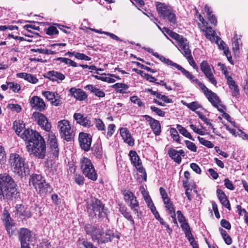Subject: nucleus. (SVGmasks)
I'll return each mask as SVG.
<instances>
[{
    "mask_svg": "<svg viewBox=\"0 0 248 248\" xmlns=\"http://www.w3.org/2000/svg\"><path fill=\"white\" fill-rule=\"evenodd\" d=\"M84 230L87 235L91 236L93 241H97L100 243V239L104 234L103 228H100L97 225L92 223H87L84 226Z\"/></svg>",
    "mask_w": 248,
    "mask_h": 248,
    "instance_id": "obj_8",
    "label": "nucleus"
},
{
    "mask_svg": "<svg viewBox=\"0 0 248 248\" xmlns=\"http://www.w3.org/2000/svg\"><path fill=\"white\" fill-rule=\"evenodd\" d=\"M45 30L46 34L50 36L58 34L59 33L57 28L54 26H50L47 29H45Z\"/></svg>",
    "mask_w": 248,
    "mask_h": 248,
    "instance_id": "obj_52",
    "label": "nucleus"
},
{
    "mask_svg": "<svg viewBox=\"0 0 248 248\" xmlns=\"http://www.w3.org/2000/svg\"><path fill=\"white\" fill-rule=\"evenodd\" d=\"M135 168L139 172L142 174L143 180L146 182L147 181V173L145 168L142 166V164H141V166H137Z\"/></svg>",
    "mask_w": 248,
    "mask_h": 248,
    "instance_id": "obj_63",
    "label": "nucleus"
},
{
    "mask_svg": "<svg viewBox=\"0 0 248 248\" xmlns=\"http://www.w3.org/2000/svg\"><path fill=\"white\" fill-rule=\"evenodd\" d=\"M32 234L27 228H22L18 232V238L21 248H31L30 242L31 241Z\"/></svg>",
    "mask_w": 248,
    "mask_h": 248,
    "instance_id": "obj_11",
    "label": "nucleus"
},
{
    "mask_svg": "<svg viewBox=\"0 0 248 248\" xmlns=\"http://www.w3.org/2000/svg\"><path fill=\"white\" fill-rule=\"evenodd\" d=\"M111 88L114 89L116 93L122 94L130 93L128 91L129 86L125 83H117L111 86Z\"/></svg>",
    "mask_w": 248,
    "mask_h": 248,
    "instance_id": "obj_28",
    "label": "nucleus"
},
{
    "mask_svg": "<svg viewBox=\"0 0 248 248\" xmlns=\"http://www.w3.org/2000/svg\"><path fill=\"white\" fill-rule=\"evenodd\" d=\"M128 155L130 157L131 163L134 167H137V166H141V164H142V161L135 151H130Z\"/></svg>",
    "mask_w": 248,
    "mask_h": 248,
    "instance_id": "obj_29",
    "label": "nucleus"
},
{
    "mask_svg": "<svg viewBox=\"0 0 248 248\" xmlns=\"http://www.w3.org/2000/svg\"><path fill=\"white\" fill-rule=\"evenodd\" d=\"M143 196L144 200L147 203L148 207L150 209L151 211H152L154 209H155L156 207L155 206L154 203L149 194L147 193L146 196L143 195Z\"/></svg>",
    "mask_w": 248,
    "mask_h": 248,
    "instance_id": "obj_45",
    "label": "nucleus"
},
{
    "mask_svg": "<svg viewBox=\"0 0 248 248\" xmlns=\"http://www.w3.org/2000/svg\"><path fill=\"white\" fill-rule=\"evenodd\" d=\"M92 154L98 159H101L102 157L103 150L101 145L96 143L93 144L92 148L91 147Z\"/></svg>",
    "mask_w": 248,
    "mask_h": 248,
    "instance_id": "obj_35",
    "label": "nucleus"
},
{
    "mask_svg": "<svg viewBox=\"0 0 248 248\" xmlns=\"http://www.w3.org/2000/svg\"><path fill=\"white\" fill-rule=\"evenodd\" d=\"M1 219L3 221V224L8 223L11 221H14L12 219L10 213L6 208L3 210Z\"/></svg>",
    "mask_w": 248,
    "mask_h": 248,
    "instance_id": "obj_43",
    "label": "nucleus"
},
{
    "mask_svg": "<svg viewBox=\"0 0 248 248\" xmlns=\"http://www.w3.org/2000/svg\"><path fill=\"white\" fill-rule=\"evenodd\" d=\"M204 9L206 13L207 18L209 21L212 25H214V26H216L217 24V19L216 16L213 14V11H212L211 8L209 6V5L206 4L204 6Z\"/></svg>",
    "mask_w": 248,
    "mask_h": 248,
    "instance_id": "obj_31",
    "label": "nucleus"
},
{
    "mask_svg": "<svg viewBox=\"0 0 248 248\" xmlns=\"http://www.w3.org/2000/svg\"><path fill=\"white\" fill-rule=\"evenodd\" d=\"M79 163L83 174L89 179L95 181L97 179L98 175L91 159L83 156L80 158Z\"/></svg>",
    "mask_w": 248,
    "mask_h": 248,
    "instance_id": "obj_7",
    "label": "nucleus"
},
{
    "mask_svg": "<svg viewBox=\"0 0 248 248\" xmlns=\"http://www.w3.org/2000/svg\"><path fill=\"white\" fill-rule=\"evenodd\" d=\"M11 170L16 175L22 178L30 174L29 166L25 163V159L16 153L11 154L9 159Z\"/></svg>",
    "mask_w": 248,
    "mask_h": 248,
    "instance_id": "obj_4",
    "label": "nucleus"
},
{
    "mask_svg": "<svg viewBox=\"0 0 248 248\" xmlns=\"http://www.w3.org/2000/svg\"><path fill=\"white\" fill-rule=\"evenodd\" d=\"M9 88L15 93H18L21 89L20 85L17 83L9 82L8 83Z\"/></svg>",
    "mask_w": 248,
    "mask_h": 248,
    "instance_id": "obj_56",
    "label": "nucleus"
},
{
    "mask_svg": "<svg viewBox=\"0 0 248 248\" xmlns=\"http://www.w3.org/2000/svg\"><path fill=\"white\" fill-rule=\"evenodd\" d=\"M155 7L160 17L167 20L171 25H175L176 23V16L170 6L165 3L157 1L155 2Z\"/></svg>",
    "mask_w": 248,
    "mask_h": 248,
    "instance_id": "obj_6",
    "label": "nucleus"
},
{
    "mask_svg": "<svg viewBox=\"0 0 248 248\" xmlns=\"http://www.w3.org/2000/svg\"><path fill=\"white\" fill-rule=\"evenodd\" d=\"M78 142L82 150L88 152L91 150L92 136L90 134L80 132L78 135Z\"/></svg>",
    "mask_w": 248,
    "mask_h": 248,
    "instance_id": "obj_13",
    "label": "nucleus"
},
{
    "mask_svg": "<svg viewBox=\"0 0 248 248\" xmlns=\"http://www.w3.org/2000/svg\"><path fill=\"white\" fill-rule=\"evenodd\" d=\"M31 107L39 111H43L46 108V105L43 99L37 96H32L30 100Z\"/></svg>",
    "mask_w": 248,
    "mask_h": 248,
    "instance_id": "obj_19",
    "label": "nucleus"
},
{
    "mask_svg": "<svg viewBox=\"0 0 248 248\" xmlns=\"http://www.w3.org/2000/svg\"><path fill=\"white\" fill-rule=\"evenodd\" d=\"M17 212L24 218H30L31 217V213L29 210H24V207L21 205H17L16 206Z\"/></svg>",
    "mask_w": 248,
    "mask_h": 248,
    "instance_id": "obj_36",
    "label": "nucleus"
},
{
    "mask_svg": "<svg viewBox=\"0 0 248 248\" xmlns=\"http://www.w3.org/2000/svg\"><path fill=\"white\" fill-rule=\"evenodd\" d=\"M73 118L77 124L84 127L90 128L93 125L91 120V118L88 116H85L81 113H75L73 115Z\"/></svg>",
    "mask_w": 248,
    "mask_h": 248,
    "instance_id": "obj_16",
    "label": "nucleus"
},
{
    "mask_svg": "<svg viewBox=\"0 0 248 248\" xmlns=\"http://www.w3.org/2000/svg\"><path fill=\"white\" fill-rule=\"evenodd\" d=\"M122 193L124 196V200L126 202H129L132 199L135 197L134 194L128 190L125 189L122 190Z\"/></svg>",
    "mask_w": 248,
    "mask_h": 248,
    "instance_id": "obj_44",
    "label": "nucleus"
},
{
    "mask_svg": "<svg viewBox=\"0 0 248 248\" xmlns=\"http://www.w3.org/2000/svg\"><path fill=\"white\" fill-rule=\"evenodd\" d=\"M31 51L32 52H39V53L45 54L47 55L49 54H55L58 52L56 51H52L47 49H42V48H32Z\"/></svg>",
    "mask_w": 248,
    "mask_h": 248,
    "instance_id": "obj_46",
    "label": "nucleus"
},
{
    "mask_svg": "<svg viewBox=\"0 0 248 248\" xmlns=\"http://www.w3.org/2000/svg\"><path fill=\"white\" fill-rule=\"evenodd\" d=\"M75 58L78 60H85L89 61L91 60V58L86 55L83 53H80L79 52H76L75 54Z\"/></svg>",
    "mask_w": 248,
    "mask_h": 248,
    "instance_id": "obj_61",
    "label": "nucleus"
},
{
    "mask_svg": "<svg viewBox=\"0 0 248 248\" xmlns=\"http://www.w3.org/2000/svg\"><path fill=\"white\" fill-rule=\"evenodd\" d=\"M130 100L134 104H137L139 107L145 108L144 104L137 95H133L130 97Z\"/></svg>",
    "mask_w": 248,
    "mask_h": 248,
    "instance_id": "obj_50",
    "label": "nucleus"
},
{
    "mask_svg": "<svg viewBox=\"0 0 248 248\" xmlns=\"http://www.w3.org/2000/svg\"><path fill=\"white\" fill-rule=\"evenodd\" d=\"M179 47L183 50L182 53L185 57L191 54V50L189 49V43L186 38L183 37L177 43Z\"/></svg>",
    "mask_w": 248,
    "mask_h": 248,
    "instance_id": "obj_25",
    "label": "nucleus"
},
{
    "mask_svg": "<svg viewBox=\"0 0 248 248\" xmlns=\"http://www.w3.org/2000/svg\"><path fill=\"white\" fill-rule=\"evenodd\" d=\"M124 218L129 221L131 225L135 227V223L131 213L128 210H127L123 214H122Z\"/></svg>",
    "mask_w": 248,
    "mask_h": 248,
    "instance_id": "obj_53",
    "label": "nucleus"
},
{
    "mask_svg": "<svg viewBox=\"0 0 248 248\" xmlns=\"http://www.w3.org/2000/svg\"><path fill=\"white\" fill-rule=\"evenodd\" d=\"M185 142L186 147L191 151L193 152L197 151V147L194 143L187 140H186Z\"/></svg>",
    "mask_w": 248,
    "mask_h": 248,
    "instance_id": "obj_58",
    "label": "nucleus"
},
{
    "mask_svg": "<svg viewBox=\"0 0 248 248\" xmlns=\"http://www.w3.org/2000/svg\"><path fill=\"white\" fill-rule=\"evenodd\" d=\"M84 88L86 90L90 91L93 95L99 98H103L105 96V93L104 91L96 87L95 86L93 85L88 84L86 85Z\"/></svg>",
    "mask_w": 248,
    "mask_h": 248,
    "instance_id": "obj_27",
    "label": "nucleus"
},
{
    "mask_svg": "<svg viewBox=\"0 0 248 248\" xmlns=\"http://www.w3.org/2000/svg\"><path fill=\"white\" fill-rule=\"evenodd\" d=\"M115 125L114 124H109L108 126L107 137L108 138L111 137L114 134L115 130Z\"/></svg>",
    "mask_w": 248,
    "mask_h": 248,
    "instance_id": "obj_62",
    "label": "nucleus"
},
{
    "mask_svg": "<svg viewBox=\"0 0 248 248\" xmlns=\"http://www.w3.org/2000/svg\"><path fill=\"white\" fill-rule=\"evenodd\" d=\"M185 58L187 59L189 64L196 71H198L199 67L197 66V64L194 61L193 58L192 56V54L187 56Z\"/></svg>",
    "mask_w": 248,
    "mask_h": 248,
    "instance_id": "obj_57",
    "label": "nucleus"
},
{
    "mask_svg": "<svg viewBox=\"0 0 248 248\" xmlns=\"http://www.w3.org/2000/svg\"><path fill=\"white\" fill-rule=\"evenodd\" d=\"M149 124L155 136H159L161 132V127L159 121L155 119L148 115L143 116Z\"/></svg>",
    "mask_w": 248,
    "mask_h": 248,
    "instance_id": "obj_18",
    "label": "nucleus"
},
{
    "mask_svg": "<svg viewBox=\"0 0 248 248\" xmlns=\"http://www.w3.org/2000/svg\"><path fill=\"white\" fill-rule=\"evenodd\" d=\"M24 140L27 151L39 159H44L46 155V144L44 139L36 131L25 129L21 135Z\"/></svg>",
    "mask_w": 248,
    "mask_h": 248,
    "instance_id": "obj_1",
    "label": "nucleus"
},
{
    "mask_svg": "<svg viewBox=\"0 0 248 248\" xmlns=\"http://www.w3.org/2000/svg\"><path fill=\"white\" fill-rule=\"evenodd\" d=\"M4 225L9 235L10 236H12L15 233L16 231L15 223L14 221L5 224Z\"/></svg>",
    "mask_w": 248,
    "mask_h": 248,
    "instance_id": "obj_42",
    "label": "nucleus"
},
{
    "mask_svg": "<svg viewBox=\"0 0 248 248\" xmlns=\"http://www.w3.org/2000/svg\"><path fill=\"white\" fill-rule=\"evenodd\" d=\"M217 194L222 205L230 211L231 210L230 203L225 193L221 189H217Z\"/></svg>",
    "mask_w": 248,
    "mask_h": 248,
    "instance_id": "obj_24",
    "label": "nucleus"
},
{
    "mask_svg": "<svg viewBox=\"0 0 248 248\" xmlns=\"http://www.w3.org/2000/svg\"><path fill=\"white\" fill-rule=\"evenodd\" d=\"M177 128L179 132L186 138H188L189 140L194 141V139L191 135L190 133L186 129L180 124L177 125Z\"/></svg>",
    "mask_w": 248,
    "mask_h": 248,
    "instance_id": "obj_41",
    "label": "nucleus"
},
{
    "mask_svg": "<svg viewBox=\"0 0 248 248\" xmlns=\"http://www.w3.org/2000/svg\"><path fill=\"white\" fill-rule=\"evenodd\" d=\"M48 138L49 150L52 155V157H58L59 155V149L56 137L53 132H51L49 133Z\"/></svg>",
    "mask_w": 248,
    "mask_h": 248,
    "instance_id": "obj_17",
    "label": "nucleus"
},
{
    "mask_svg": "<svg viewBox=\"0 0 248 248\" xmlns=\"http://www.w3.org/2000/svg\"><path fill=\"white\" fill-rule=\"evenodd\" d=\"M7 108L10 109L12 111H15L16 113H19L22 110V108L21 106L19 104H8Z\"/></svg>",
    "mask_w": 248,
    "mask_h": 248,
    "instance_id": "obj_51",
    "label": "nucleus"
},
{
    "mask_svg": "<svg viewBox=\"0 0 248 248\" xmlns=\"http://www.w3.org/2000/svg\"><path fill=\"white\" fill-rule=\"evenodd\" d=\"M170 133L172 138L177 143H180V137L176 129L174 128L170 129Z\"/></svg>",
    "mask_w": 248,
    "mask_h": 248,
    "instance_id": "obj_54",
    "label": "nucleus"
},
{
    "mask_svg": "<svg viewBox=\"0 0 248 248\" xmlns=\"http://www.w3.org/2000/svg\"><path fill=\"white\" fill-rule=\"evenodd\" d=\"M185 72L182 71V73L192 82H195L198 85L199 88L202 91L203 93L209 101H211L217 95L216 93L209 90L204 84L200 81L197 78H195V77L187 70L185 69Z\"/></svg>",
    "mask_w": 248,
    "mask_h": 248,
    "instance_id": "obj_10",
    "label": "nucleus"
},
{
    "mask_svg": "<svg viewBox=\"0 0 248 248\" xmlns=\"http://www.w3.org/2000/svg\"><path fill=\"white\" fill-rule=\"evenodd\" d=\"M197 138L201 144L209 148H212L214 147V144L210 141L206 140L204 138L200 137V136H198Z\"/></svg>",
    "mask_w": 248,
    "mask_h": 248,
    "instance_id": "obj_49",
    "label": "nucleus"
},
{
    "mask_svg": "<svg viewBox=\"0 0 248 248\" xmlns=\"http://www.w3.org/2000/svg\"><path fill=\"white\" fill-rule=\"evenodd\" d=\"M119 131L124 141L129 146H133L135 140L128 129L126 127H121L119 129Z\"/></svg>",
    "mask_w": 248,
    "mask_h": 248,
    "instance_id": "obj_21",
    "label": "nucleus"
},
{
    "mask_svg": "<svg viewBox=\"0 0 248 248\" xmlns=\"http://www.w3.org/2000/svg\"><path fill=\"white\" fill-rule=\"evenodd\" d=\"M42 94L46 98L55 106H58L62 104L60 97L57 92L53 93L50 91H44Z\"/></svg>",
    "mask_w": 248,
    "mask_h": 248,
    "instance_id": "obj_20",
    "label": "nucleus"
},
{
    "mask_svg": "<svg viewBox=\"0 0 248 248\" xmlns=\"http://www.w3.org/2000/svg\"><path fill=\"white\" fill-rule=\"evenodd\" d=\"M32 116L42 129L46 131H50L51 124L44 114L40 112L35 111L32 113Z\"/></svg>",
    "mask_w": 248,
    "mask_h": 248,
    "instance_id": "obj_12",
    "label": "nucleus"
},
{
    "mask_svg": "<svg viewBox=\"0 0 248 248\" xmlns=\"http://www.w3.org/2000/svg\"><path fill=\"white\" fill-rule=\"evenodd\" d=\"M17 190L16 184L9 174H0V199H16L19 196Z\"/></svg>",
    "mask_w": 248,
    "mask_h": 248,
    "instance_id": "obj_2",
    "label": "nucleus"
},
{
    "mask_svg": "<svg viewBox=\"0 0 248 248\" xmlns=\"http://www.w3.org/2000/svg\"><path fill=\"white\" fill-rule=\"evenodd\" d=\"M71 95L76 100L79 101L85 100L88 97L87 93L82 89L75 87L71 88L69 90Z\"/></svg>",
    "mask_w": 248,
    "mask_h": 248,
    "instance_id": "obj_22",
    "label": "nucleus"
},
{
    "mask_svg": "<svg viewBox=\"0 0 248 248\" xmlns=\"http://www.w3.org/2000/svg\"><path fill=\"white\" fill-rule=\"evenodd\" d=\"M46 74V78L52 81H56L58 80L62 81L65 78L64 75L62 73L54 70L48 71Z\"/></svg>",
    "mask_w": 248,
    "mask_h": 248,
    "instance_id": "obj_26",
    "label": "nucleus"
},
{
    "mask_svg": "<svg viewBox=\"0 0 248 248\" xmlns=\"http://www.w3.org/2000/svg\"><path fill=\"white\" fill-rule=\"evenodd\" d=\"M200 68L205 76L208 78L209 81L216 86L217 84V81L212 72L210 65L207 61H203L201 63Z\"/></svg>",
    "mask_w": 248,
    "mask_h": 248,
    "instance_id": "obj_15",
    "label": "nucleus"
},
{
    "mask_svg": "<svg viewBox=\"0 0 248 248\" xmlns=\"http://www.w3.org/2000/svg\"><path fill=\"white\" fill-rule=\"evenodd\" d=\"M17 78H23L32 84H35L38 81V79L36 77L31 74L27 73H18L16 74Z\"/></svg>",
    "mask_w": 248,
    "mask_h": 248,
    "instance_id": "obj_30",
    "label": "nucleus"
},
{
    "mask_svg": "<svg viewBox=\"0 0 248 248\" xmlns=\"http://www.w3.org/2000/svg\"><path fill=\"white\" fill-rule=\"evenodd\" d=\"M94 122L95 126L98 131H105L106 130L105 125L101 119L95 118Z\"/></svg>",
    "mask_w": 248,
    "mask_h": 248,
    "instance_id": "obj_47",
    "label": "nucleus"
},
{
    "mask_svg": "<svg viewBox=\"0 0 248 248\" xmlns=\"http://www.w3.org/2000/svg\"><path fill=\"white\" fill-rule=\"evenodd\" d=\"M163 203L169 214L175 212V207L170 199L165 201V202H163Z\"/></svg>",
    "mask_w": 248,
    "mask_h": 248,
    "instance_id": "obj_39",
    "label": "nucleus"
},
{
    "mask_svg": "<svg viewBox=\"0 0 248 248\" xmlns=\"http://www.w3.org/2000/svg\"><path fill=\"white\" fill-rule=\"evenodd\" d=\"M13 127L15 130L16 134L21 137L22 130L25 129V124L22 121L16 120L14 122Z\"/></svg>",
    "mask_w": 248,
    "mask_h": 248,
    "instance_id": "obj_33",
    "label": "nucleus"
},
{
    "mask_svg": "<svg viewBox=\"0 0 248 248\" xmlns=\"http://www.w3.org/2000/svg\"><path fill=\"white\" fill-rule=\"evenodd\" d=\"M164 62L169 65H171L172 66H174L176 69H177L178 70L180 71L181 72H182V71L183 72L185 71V68H183L182 66H181L180 65H179L176 63L173 62L172 61H171V60H170L169 59L166 58L165 61H164Z\"/></svg>",
    "mask_w": 248,
    "mask_h": 248,
    "instance_id": "obj_48",
    "label": "nucleus"
},
{
    "mask_svg": "<svg viewBox=\"0 0 248 248\" xmlns=\"http://www.w3.org/2000/svg\"><path fill=\"white\" fill-rule=\"evenodd\" d=\"M202 24L199 22L198 23L199 28L201 31L204 33L206 38L213 42L215 40V31L209 25L208 23L204 19L201 21Z\"/></svg>",
    "mask_w": 248,
    "mask_h": 248,
    "instance_id": "obj_14",
    "label": "nucleus"
},
{
    "mask_svg": "<svg viewBox=\"0 0 248 248\" xmlns=\"http://www.w3.org/2000/svg\"><path fill=\"white\" fill-rule=\"evenodd\" d=\"M115 237H117L118 239L120 238L119 235H115L112 231L108 230L105 233V236L102 235L101 236V239H100V243L102 244L111 242Z\"/></svg>",
    "mask_w": 248,
    "mask_h": 248,
    "instance_id": "obj_32",
    "label": "nucleus"
},
{
    "mask_svg": "<svg viewBox=\"0 0 248 248\" xmlns=\"http://www.w3.org/2000/svg\"><path fill=\"white\" fill-rule=\"evenodd\" d=\"M128 203L129 206L130 207V209L134 208H135V207H138L140 205L139 202L138 201L136 196L135 198L132 199Z\"/></svg>",
    "mask_w": 248,
    "mask_h": 248,
    "instance_id": "obj_64",
    "label": "nucleus"
},
{
    "mask_svg": "<svg viewBox=\"0 0 248 248\" xmlns=\"http://www.w3.org/2000/svg\"><path fill=\"white\" fill-rule=\"evenodd\" d=\"M219 232L223 239L225 243L228 245H230L232 244V240L231 237L228 234L227 232L221 228H219Z\"/></svg>",
    "mask_w": 248,
    "mask_h": 248,
    "instance_id": "obj_38",
    "label": "nucleus"
},
{
    "mask_svg": "<svg viewBox=\"0 0 248 248\" xmlns=\"http://www.w3.org/2000/svg\"><path fill=\"white\" fill-rule=\"evenodd\" d=\"M186 105L190 110L193 111H195L197 108H200L202 107L201 105L198 104L197 102L196 101L186 104Z\"/></svg>",
    "mask_w": 248,
    "mask_h": 248,
    "instance_id": "obj_55",
    "label": "nucleus"
},
{
    "mask_svg": "<svg viewBox=\"0 0 248 248\" xmlns=\"http://www.w3.org/2000/svg\"><path fill=\"white\" fill-rule=\"evenodd\" d=\"M29 182V185L33 187L40 195H46L52 190L50 184L46 183L45 177L40 174H32Z\"/></svg>",
    "mask_w": 248,
    "mask_h": 248,
    "instance_id": "obj_5",
    "label": "nucleus"
},
{
    "mask_svg": "<svg viewBox=\"0 0 248 248\" xmlns=\"http://www.w3.org/2000/svg\"><path fill=\"white\" fill-rule=\"evenodd\" d=\"M228 84L232 91V95L236 98H238L240 96L239 90L235 81H232V82L228 83Z\"/></svg>",
    "mask_w": 248,
    "mask_h": 248,
    "instance_id": "obj_37",
    "label": "nucleus"
},
{
    "mask_svg": "<svg viewBox=\"0 0 248 248\" xmlns=\"http://www.w3.org/2000/svg\"><path fill=\"white\" fill-rule=\"evenodd\" d=\"M178 152L177 150L172 148H170L168 149V154L174 162L180 164L182 161V158L178 155Z\"/></svg>",
    "mask_w": 248,
    "mask_h": 248,
    "instance_id": "obj_34",
    "label": "nucleus"
},
{
    "mask_svg": "<svg viewBox=\"0 0 248 248\" xmlns=\"http://www.w3.org/2000/svg\"><path fill=\"white\" fill-rule=\"evenodd\" d=\"M54 60L56 61H60L62 63H64L65 64L68 65L69 66H72L74 67H76L78 66L77 63L76 62H74L73 61L69 58L63 57H58L57 58H55Z\"/></svg>",
    "mask_w": 248,
    "mask_h": 248,
    "instance_id": "obj_40",
    "label": "nucleus"
},
{
    "mask_svg": "<svg viewBox=\"0 0 248 248\" xmlns=\"http://www.w3.org/2000/svg\"><path fill=\"white\" fill-rule=\"evenodd\" d=\"M58 126L62 137L67 141H71L74 134L69 122L66 120H61L58 123Z\"/></svg>",
    "mask_w": 248,
    "mask_h": 248,
    "instance_id": "obj_9",
    "label": "nucleus"
},
{
    "mask_svg": "<svg viewBox=\"0 0 248 248\" xmlns=\"http://www.w3.org/2000/svg\"><path fill=\"white\" fill-rule=\"evenodd\" d=\"M150 108L152 111L155 112L159 116L164 117L165 115V112L157 107L152 106Z\"/></svg>",
    "mask_w": 248,
    "mask_h": 248,
    "instance_id": "obj_60",
    "label": "nucleus"
},
{
    "mask_svg": "<svg viewBox=\"0 0 248 248\" xmlns=\"http://www.w3.org/2000/svg\"><path fill=\"white\" fill-rule=\"evenodd\" d=\"M86 210L89 216L92 218L96 216L102 220L104 218H108V208L101 200L95 197H91L86 202Z\"/></svg>",
    "mask_w": 248,
    "mask_h": 248,
    "instance_id": "obj_3",
    "label": "nucleus"
},
{
    "mask_svg": "<svg viewBox=\"0 0 248 248\" xmlns=\"http://www.w3.org/2000/svg\"><path fill=\"white\" fill-rule=\"evenodd\" d=\"M85 178L81 174H76L75 177V182L78 185L81 186L84 183Z\"/></svg>",
    "mask_w": 248,
    "mask_h": 248,
    "instance_id": "obj_59",
    "label": "nucleus"
},
{
    "mask_svg": "<svg viewBox=\"0 0 248 248\" xmlns=\"http://www.w3.org/2000/svg\"><path fill=\"white\" fill-rule=\"evenodd\" d=\"M209 102L215 108H217L219 111L222 113V116L225 119H226L229 123L233 124V125L234 124L235 122L232 121L231 116L222 109L220 108L218 106V104L221 103V101L217 95Z\"/></svg>",
    "mask_w": 248,
    "mask_h": 248,
    "instance_id": "obj_23",
    "label": "nucleus"
}]
</instances>
